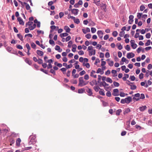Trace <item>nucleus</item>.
I'll return each instance as SVG.
<instances>
[{
  "mask_svg": "<svg viewBox=\"0 0 152 152\" xmlns=\"http://www.w3.org/2000/svg\"><path fill=\"white\" fill-rule=\"evenodd\" d=\"M88 83V82L84 81L83 77H80L79 78V83L78 86L80 87H83L86 85Z\"/></svg>",
  "mask_w": 152,
  "mask_h": 152,
  "instance_id": "nucleus-1",
  "label": "nucleus"
},
{
  "mask_svg": "<svg viewBox=\"0 0 152 152\" xmlns=\"http://www.w3.org/2000/svg\"><path fill=\"white\" fill-rule=\"evenodd\" d=\"M132 98L131 97L129 96L127 98H126L125 99H122L121 100V102L122 104H125L126 103L127 104L129 103L131 101Z\"/></svg>",
  "mask_w": 152,
  "mask_h": 152,
  "instance_id": "nucleus-2",
  "label": "nucleus"
},
{
  "mask_svg": "<svg viewBox=\"0 0 152 152\" xmlns=\"http://www.w3.org/2000/svg\"><path fill=\"white\" fill-rule=\"evenodd\" d=\"M36 138V137L35 135H31L29 138V140H30V141L28 143L29 144L31 145L34 144V143L35 142Z\"/></svg>",
  "mask_w": 152,
  "mask_h": 152,
  "instance_id": "nucleus-3",
  "label": "nucleus"
},
{
  "mask_svg": "<svg viewBox=\"0 0 152 152\" xmlns=\"http://www.w3.org/2000/svg\"><path fill=\"white\" fill-rule=\"evenodd\" d=\"M112 94L114 96H118L119 94V90L118 89H115L113 90V93Z\"/></svg>",
  "mask_w": 152,
  "mask_h": 152,
  "instance_id": "nucleus-4",
  "label": "nucleus"
},
{
  "mask_svg": "<svg viewBox=\"0 0 152 152\" xmlns=\"http://www.w3.org/2000/svg\"><path fill=\"white\" fill-rule=\"evenodd\" d=\"M72 13L75 15H77L78 12L79 11V10L77 9H73L71 10Z\"/></svg>",
  "mask_w": 152,
  "mask_h": 152,
  "instance_id": "nucleus-5",
  "label": "nucleus"
},
{
  "mask_svg": "<svg viewBox=\"0 0 152 152\" xmlns=\"http://www.w3.org/2000/svg\"><path fill=\"white\" fill-rule=\"evenodd\" d=\"M131 111L130 109L129 108H125L123 110V114L125 115L127 114L128 113Z\"/></svg>",
  "mask_w": 152,
  "mask_h": 152,
  "instance_id": "nucleus-6",
  "label": "nucleus"
},
{
  "mask_svg": "<svg viewBox=\"0 0 152 152\" xmlns=\"http://www.w3.org/2000/svg\"><path fill=\"white\" fill-rule=\"evenodd\" d=\"M97 33L99 38L102 39L103 37V33L102 31L100 30L98 31H97Z\"/></svg>",
  "mask_w": 152,
  "mask_h": 152,
  "instance_id": "nucleus-7",
  "label": "nucleus"
},
{
  "mask_svg": "<svg viewBox=\"0 0 152 152\" xmlns=\"http://www.w3.org/2000/svg\"><path fill=\"white\" fill-rule=\"evenodd\" d=\"M135 55L133 53H128L127 55V57L128 58H133L134 57Z\"/></svg>",
  "mask_w": 152,
  "mask_h": 152,
  "instance_id": "nucleus-8",
  "label": "nucleus"
},
{
  "mask_svg": "<svg viewBox=\"0 0 152 152\" xmlns=\"http://www.w3.org/2000/svg\"><path fill=\"white\" fill-rule=\"evenodd\" d=\"M134 16L133 15H130L129 17V24H131L133 21Z\"/></svg>",
  "mask_w": 152,
  "mask_h": 152,
  "instance_id": "nucleus-9",
  "label": "nucleus"
},
{
  "mask_svg": "<svg viewBox=\"0 0 152 152\" xmlns=\"http://www.w3.org/2000/svg\"><path fill=\"white\" fill-rule=\"evenodd\" d=\"M96 72L94 70H92L90 73V76L94 78H96L97 77L96 75H94V74H95Z\"/></svg>",
  "mask_w": 152,
  "mask_h": 152,
  "instance_id": "nucleus-10",
  "label": "nucleus"
},
{
  "mask_svg": "<svg viewBox=\"0 0 152 152\" xmlns=\"http://www.w3.org/2000/svg\"><path fill=\"white\" fill-rule=\"evenodd\" d=\"M17 19L18 21L19 22L20 24L22 25H24V22L20 17H18Z\"/></svg>",
  "mask_w": 152,
  "mask_h": 152,
  "instance_id": "nucleus-11",
  "label": "nucleus"
},
{
  "mask_svg": "<svg viewBox=\"0 0 152 152\" xmlns=\"http://www.w3.org/2000/svg\"><path fill=\"white\" fill-rule=\"evenodd\" d=\"M25 61L26 63L30 65H31L32 64L31 61L28 58H26L25 59Z\"/></svg>",
  "mask_w": 152,
  "mask_h": 152,
  "instance_id": "nucleus-12",
  "label": "nucleus"
},
{
  "mask_svg": "<svg viewBox=\"0 0 152 152\" xmlns=\"http://www.w3.org/2000/svg\"><path fill=\"white\" fill-rule=\"evenodd\" d=\"M88 53L89 56H90L92 55H95L96 54V50L94 49L91 51H89Z\"/></svg>",
  "mask_w": 152,
  "mask_h": 152,
  "instance_id": "nucleus-13",
  "label": "nucleus"
},
{
  "mask_svg": "<svg viewBox=\"0 0 152 152\" xmlns=\"http://www.w3.org/2000/svg\"><path fill=\"white\" fill-rule=\"evenodd\" d=\"M86 91L88 93V94L90 96L92 95L93 93L92 91V90L91 89L88 88V89L86 90Z\"/></svg>",
  "mask_w": 152,
  "mask_h": 152,
  "instance_id": "nucleus-14",
  "label": "nucleus"
},
{
  "mask_svg": "<svg viewBox=\"0 0 152 152\" xmlns=\"http://www.w3.org/2000/svg\"><path fill=\"white\" fill-rule=\"evenodd\" d=\"M82 30L84 34H86L87 32H89L90 31V29L88 28H87L86 29L83 28L82 29Z\"/></svg>",
  "mask_w": 152,
  "mask_h": 152,
  "instance_id": "nucleus-15",
  "label": "nucleus"
},
{
  "mask_svg": "<svg viewBox=\"0 0 152 152\" xmlns=\"http://www.w3.org/2000/svg\"><path fill=\"white\" fill-rule=\"evenodd\" d=\"M90 85L92 86H93L94 85H97V82L96 80H93L91 82L89 83Z\"/></svg>",
  "mask_w": 152,
  "mask_h": 152,
  "instance_id": "nucleus-16",
  "label": "nucleus"
},
{
  "mask_svg": "<svg viewBox=\"0 0 152 152\" xmlns=\"http://www.w3.org/2000/svg\"><path fill=\"white\" fill-rule=\"evenodd\" d=\"M64 29L66 31V32L67 33H69L70 31V29L68 26H66L64 27Z\"/></svg>",
  "mask_w": 152,
  "mask_h": 152,
  "instance_id": "nucleus-17",
  "label": "nucleus"
},
{
  "mask_svg": "<svg viewBox=\"0 0 152 152\" xmlns=\"http://www.w3.org/2000/svg\"><path fill=\"white\" fill-rule=\"evenodd\" d=\"M21 142V140L20 138L17 139L16 141V145L19 146L20 145V143Z\"/></svg>",
  "mask_w": 152,
  "mask_h": 152,
  "instance_id": "nucleus-18",
  "label": "nucleus"
},
{
  "mask_svg": "<svg viewBox=\"0 0 152 152\" xmlns=\"http://www.w3.org/2000/svg\"><path fill=\"white\" fill-rule=\"evenodd\" d=\"M146 108L147 107L145 105L140 107L139 108V109L141 111H144Z\"/></svg>",
  "mask_w": 152,
  "mask_h": 152,
  "instance_id": "nucleus-19",
  "label": "nucleus"
},
{
  "mask_svg": "<svg viewBox=\"0 0 152 152\" xmlns=\"http://www.w3.org/2000/svg\"><path fill=\"white\" fill-rule=\"evenodd\" d=\"M37 53L38 55L40 56H42L44 54V53L42 51L39 50H37Z\"/></svg>",
  "mask_w": 152,
  "mask_h": 152,
  "instance_id": "nucleus-20",
  "label": "nucleus"
},
{
  "mask_svg": "<svg viewBox=\"0 0 152 152\" xmlns=\"http://www.w3.org/2000/svg\"><path fill=\"white\" fill-rule=\"evenodd\" d=\"M129 75L128 74H125L124 75V77H123L122 79L124 81L126 80V78H128Z\"/></svg>",
  "mask_w": 152,
  "mask_h": 152,
  "instance_id": "nucleus-21",
  "label": "nucleus"
},
{
  "mask_svg": "<svg viewBox=\"0 0 152 152\" xmlns=\"http://www.w3.org/2000/svg\"><path fill=\"white\" fill-rule=\"evenodd\" d=\"M107 61H109L108 64L110 66H113V64H114V62L113 61H110V59H108L107 60Z\"/></svg>",
  "mask_w": 152,
  "mask_h": 152,
  "instance_id": "nucleus-22",
  "label": "nucleus"
},
{
  "mask_svg": "<svg viewBox=\"0 0 152 152\" xmlns=\"http://www.w3.org/2000/svg\"><path fill=\"white\" fill-rule=\"evenodd\" d=\"M24 4L26 5V8L27 10H29L30 9V7L28 4L25 2H24Z\"/></svg>",
  "mask_w": 152,
  "mask_h": 152,
  "instance_id": "nucleus-23",
  "label": "nucleus"
},
{
  "mask_svg": "<svg viewBox=\"0 0 152 152\" xmlns=\"http://www.w3.org/2000/svg\"><path fill=\"white\" fill-rule=\"evenodd\" d=\"M77 47L76 45L74 44L72 46V51L73 52H75L76 51V49Z\"/></svg>",
  "mask_w": 152,
  "mask_h": 152,
  "instance_id": "nucleus-24",
  "label": "nucleus"
},
{
  "mask_svg": "<svg viewBox=\"0 0 152 152\" xmlns=\"http://www.w3.org/2000/svg\"><path fill=\"white\" fill-rule=\"evenodd\" d=\"M122 112L121 109H119L117 110L115 112V114L117 115H120V113Z\"/></svg>",
  "mask_w": 152,
  "mask_h": 152,
  "instance_id": "nucleus-25",
  "label": "nucleus"
},
{
  "mask_svg": "<svg viewBox=\"0 0 152 152\" xmlns=\"http://www.w3.org/2000/svg\"><path fill=\"white\" fill-rule=\"evenodd\" d=\"M36 27V25L35 24H34L32 26H29L28 28L30 30H32L34 29Z\"/></svg>",
  "mask_w": 152,
  "mask_h": 152,
  "instance_id": "nucleus-26",
  "label": "nucleus"
},
{
  "mask_svg": "<svg viewBox=\"0 0 152 152\" xmlns=\"http://www.w3.org/2000/svg\"><path fill=\"white\" fill-rule=\"evenodd\" d=\"M111 73L113 74V76L114 77L117 76V71L115 70H113L111 71Z\"/></svg>",
  "mask_w": 152,
  "mask_h": 152,
  "instance_id": "nucleus-27",
  "label": "nucleus"
},
{
  "mask_svg": "<svg viewBox=\"0 0 152 152\" xmlns=\"http://www.w3.org/2000/svg\"><path fill=\"white\" fill-rule=\"evenodd\" d=\"M85 91V89L84 88H82L78 89V92L79 93L81 94L84 92Z\"/></svg>",
  "mask_w": 152,
  "mask_h": 152,
  "instance_id": "nucleus-28",
  "label": "nucleus"
},
{
  "mask_svg": "<svg viewBox=\"0 0 152 152\" xmlns=\"http://www.w3.org/2000/svg\"><path fill=\"white\" fill-rule=\"evenodd\" d=\"M116 46L117 47L118 49L119 50H121L123 48V47L121 45V43L117 44Z\"/></svg>",
  "mask_w": 152,
  "mask_h": 152,
  "instance_id": "nucleus-29",
  "label": "nucleus"
},
{
  "mask_svg": "<svg viewBox=\"0 0 152 152\" xmlns=\"http://www.w3.org/2000/svg\"><path fill=\"white\" fill-rule=\"evenodd\" d=\"M100 0H94V3L96 4L97 6H99L100 5Z\"/></svg>",
  "mask_w": 152,
  "mask_h": 152,
  "instance_id": "nucleus-30",
  "label": "nucleus"
},
{
  "mask_svg": "<svg viewBox=\"0 0 152 152\" xmlns=\"http://www.w3.org/2000/svg\"><path fill=\"white\" fill-rule=\"evenodd\" d=\"M68 33H64L61 34L60 35V36L62 38L63 37H66L68 36Z\"/></svg>",
  "mask_w": 152,
  "mask_h": 152,
  "instance_id": "nucleus-31",
  "label": "nucleus"
},
{
  "mask_svg": "<svg viewBox=\"0 0 152 152\" xmlns=\"http://www.w3.org/2000/svg\"><path fill=\"white\" fill-rule=\"evenodd\" d=\"M101 90L99 91V94L102 95V96H104L105 95V94L104 93V91L103 89H101Z\"/></svg>",
  "mask_w": 152,
  "mask_h": 152,
  "instance_id": "nucleus-32",
  "label": "nucleus"
},
{
  "mask_svg": "<svg viewBox=\"0 0 152 152\" xmlns=\"http://www.w3.org/2000/svg\"><path fill=\"white\" fill-rule=\"evenodd\" d=\"M99 6H100L101 7H103V9L104 10H105L106 9V4H105L102 3L100 4V5Z\"/></svg>",
  "mask_w": 152,
  "mask_h": 152,
  "instance_id": "nucleus-33",
  "label": "nucleus"
},
{
  "mask_svg": "<svg viewBox=\"0 0 152 152\" xmlns=\"http://www.w3.org/2000/svg\"><path fill=\"white\" fill-rule=\"evenodd\" d=\"M18 37L22 41H23V36L20 34H17Z\"/></svg>",
  "mask_w": 152,
  "mask_h": 152,
  "instance_id": "nucleus-34",
  "label": "nucleus"
},
{
  "mask_svg": "<svg viewBox=\"0 0 152 152\" xmlns=\"http://www.w3.org/2000/svg\"><path fill=\"white\" fill-rule=\"evenodd\" d=\"M83 66H86L87 68H89L90 67V65L89 63L85 64V63H83Z\"/></svg>",
  "mask_w": 152,
  "mask_h": 152,
  "instance_id": "nucleus-35",
  "label": "nucleus"
},
{
  "mask_svg": "<svg viewBox=\"0 0 152 152\" xmlns=\"http://www.w3.org/2000/svg\"><path fill=\"white\" fill-rule=\"evenodd\" d=\"M71 82L73 84H77V81L76 80L72 79L70 80Z\"/></svg>",
  "mask_w": 152,
  "mask_h": 152,
  "instance_id": "nucleus-36",
  "label": "nucleus"
},
{
  "mask_svg": "<svg viewBox=\"0 0 152 152\" xmlns=\"http://www.w3.org/2000/svg\"><path fill=\"white\" fill-rule=\"evenodd\" d=\"M6 49L9 52L11 53L12 50V48L11 47L8 46L6 48Z\"/></svg>",
  "mask_w": 152,
  "mask_h": 152,
  "instance_id": "nucleus-37",
  "label": "nucleus"
},
{
  "mask_svg": "<svg viewBox=\"0 0 152 152\" xmlns=\"http://www.w3.org/2000/svg\"><path fill=\"white\" fill-rule=\"evenodd\" d=\"M131 86L130 89L131 90H135L137 88V86L135 85H130Z\"/></svg>",
  "mask_w": 152,
  "mask_h": 152,
  "instance_id": "nucleus-38",
  "label": "nucleus"
},
{
  "mask_svg": "<svg viewBox=\"0 0 152 152\" xmlns=\"http://www.w3.org/2000/svg\"><path fill=\"white\" fill-rule=\"evenodd\" d=\"M106 81L107 82L110 83H112L113 82V81L112 79L109 77H107L106 78Z\"/></svg>",
  "mask_w": 152,
  "mask_h": 152,
  "instance_id": "nucleus-39",
  "label": "nucleus"
},
{
  "mask_svg": "<svg viewBox=\"0 0 152 152\" xmlns=\"http://www.w3.org/2000/svg\"><path fill=\"white\" fill-rule=\"evenodd\" d=\"M33 23V22H32L29 21L26 23V27L27 26V25L29 26H31L32 24Z\"/></svg>",
  "mask_w": 152,
  "mask_h": 152,
  "instance_id": "nucleus-40",
  "label": "nucleus"
},
{
  "mask_svg": "<svg viewBox=\"0 0 152 152\" xmlns=\"http://www.w3.org/2000/svg\"><path fill=\"white\" fill-rule=\"evenodd\" d=\"M31 45L32 48L34 49H35L36 48V45L33 42H31Z\"/></svg>",
  "mask_w": 152,
  "mask_h": 152,
  "instance_id": "nucleus-41",
  "label": "nucleus"
},
{
  "mask_svg": "<svg viewBox=\"0 0 152 152\" xmlns=\"http://www.w3.org/2000/svg\"><path fill=\"white\" fill-rule=\"evenodd\" d=\"M50 28L51 30H50V31H52L56 29V26H52L50 27Z\"/></svg>",
  "mask_w": 152,
  "mask_h": 152,
  "instance_id": "nucleus-42",
  "label": "nucleus"
},
{
  "mask_svg": "<svg viewBox=\"0 0 152 152\" xmlns=\"http://www.w3.org/2000/svg\"><path fill=\"white\" fill-rule=\"evenodd\" d=\"M94 88L95 91L96 92L99 91V89H101V88L98 86H94Z\"/></svg>",
  "mask_w": 152,
  "mask_h": 152,
  "instance_id": "nucleus-43",
  "label": "nucleus"
},
{
  "mask_svg": "<svg viewBox=\"0 0 152 152\" xmlns=\"http://www.w3.org/2000/svg\"><path fill=\"white\" fill-rule=\"evenodd\" d=\"M68 47L69 48H70L71 47V45H72L73 43L72 41H69L68 43Z\"/></svg>",
  "mask_w": 152,
  "mask_h": 152,
  "instance_id": "nucleus-44",
  "label": "nucleus"
},
{
  "mask_svg": "<svg viewBox=\"0 0 152 152\" xmlns=\"http://www.w3.org/2000/svg\"><path fill=\"white\" fill-rule=\"evenodd\" d=\"M145 98V96L144 94H141L140 95V98H139V99H143Z\"/></svg>",
  "mask_w": 152,
  "mask_h": 152,
  "instance_id": "nucleus-45",
  "label": "nucleus"
},
{
  "mask_svg": "<svg viewBox=\"0 0 152 152\" xmlns=\"http://www.w3.org/2000/svg\"><path fill=\"white\" fill-rule=\"evenodd\" d=\"M131 46L133 49H135L137 47V45L135 43H134L131 45Z\"/></svg>",
  "mask_w": 152,
  "mask_h": 152,
  "instance_id": "nucleus-46",
  "label": "nucleus"
},
{
  "mask_svg": "<svg viewBox=\"0 0 152 152\" xmlns=\"http://www.w3.org/2000/svg\"><path fill=\"white\" fill-rule=\"evenodd\" d=\"M130 79L132 81H134L135 79V77L134 76L131 75L130 77Z\"/></svg>",
  "mask_w": 152,
  "mask_h": 152,
  "instance_id": "nucleus-47",
  "label": "nucleus"
},
{
  "mask_svg": "<svg viewBox=\"0 0 152 152\" xmlns=\"http://www.w3.org/2000/svg\"><path fill=\"white\" fill-rule=\"evenodd\" d=\"M106 96H107L110 97L111 96V94L110 91H107L106 94Z\"/></svg>",
  "mask_w": 152,
  "mask_h": 152,
  "instance_id": "nucleus-48",
  "label": "nucleus"
},
{
  "mask_svg": "<svg viewBox=\"0 0 152 152\" xmlns=\"http://www.w3.org/2000/svg\"><path fill=\"white\" fill-rule=\"evenodd\" d=\"M74 22L75 23L78 24L80 23V20L78 19H75H75L73 20Z\"/></svg>",
  "mask_w": 152,
  "mask_h": 152,
  "instance_id": "nucleus-49",
  "label": "nucleus"
},
{
  "mask_svg": "<svg viewBox=\"0 0 152 152\" xmlns=\"http://www.w3.org/2000/svg\"><path fill=\"white\" fill-rule=\"evenodd\" d=\"M151 44V40H148L147 42L145 43V45L146 46H148L150 45Z\"/></svg>",
  "mask_w": 152,
  "mask_h": 152,
  "instance_id": "nucleus-50",
  "label": "nucleus"
},
{
  "mask_svg": "<svg viewBox=\"0 0 152 152\" xmlns=\"http://www.w3.org/2000/svg\"><path fill=\"white\" fill-rule=\"evenodd\" d=\"M125 34V32L124 31H121L120 32L119 35L121 37H122L124 36V35Z\"/></svg>",
  "mask_w": 152,
  "mask_h": 152,
  "instance_id": "nucleus-51",
  "label": "nucleus"
},
{
  "mask_svg": "<svg viewBox=\"0 0 152 152\" xmlns=\"http://www.w3.org/2000/svg\"><path fill=\"white\" fill-rule=\"evenodd\" d=\"M114 85L116 87H118L119 86V84L116 82H114L113 83Z\"/></svg>",
  "mask_w": 152,
  "mask_h": 152,
  "instance_id": "nucleus-52",
  "label": "nucleus"
},
{
  "mask_svg": "<svg viewBox=\"0 0 152 152\" xmlns=\"http://www.w3.org/2000/svg\"><path fill=\"white\" fill-rule=\"evenodd\" d=\"M114 37H116L118 35V33L116 31H113L112 33Z\"/></svg>",
  "mask_w": 152,
  "mask_h": 152,
  "instance_id": "nucleus-53",
  "label": "nucleus"
},
{
  "mask_svg": "<svg viewBox=\"0 0 152 152\" xmlns=\"http://www.w3.org/2000/svg\"><path fill=\"white\" fill-rule=\"evenodd\" d=\"M85 37L89 39L91 37V35L90 34H88L85 35Z\"/></svg>",
  "mask_w": 152,
  "mask_h": 152,
  "instance_id": "nucleus-54",
  "label": "nucleus"
},
{
  "mask_svg": "<svg viewBox=\"0 0 152 152\" xmlns=\"http://www.w3.org/2000/svg\"><path fill=\"white\" fill-rule=\"evenodd\" d=\"M125 49L127 51H129L130 50V48L129 45H127L125 47Z\"/></svg>",
  "mask_w": 152,
  "mask_h": 152,
  "instance_id": "nucleus-55",
  "label": "nucleus"
},
{
  "mask_svg": "<svg viewBox=\"0 0 152 152\" xmlns=\"http://www.w3.org/2000/svg\"><path fill=\"white\" fill-rule=\"evenodd\" d=\"M86 73V72L84 70H83L80 72L79 73V75L80 76H82Z\"/></svg>",
  "mask_w": 152,
  "mask_h": 152,
  "instance_id": "nucleus-56",
  "label": "nucleus"
},
{
  "mask_svg": "<svg viewBox=\"0 0 152 152\" xmlns=\"http://www.w3.org/2000/svg\"><path fill=\"white\" fill-rule=\"evenodd\" d=\"M94 50L93 47L91 46H89L88 48V50L91 51Z\"/></svg>",
  "mask_w": 152,
  "mask_h": 152,
  "instance_id": "nucleus-57",
  "label": "nucleus"
},
{
  "mask_svg": "<svg viewBox=\"0 0 152 152\" xmlns=\"http://www.w3.org/2000/svg\"><path fill=\"white\" fill-rule=\"evenodd\" d=\"M60 70L63 72L64 74H65V72L66 70V69L65 68H61Z\"/></svg>",
  "mask_w": 152,
  "mask_h": 152,
  "instance_id": "nucleus-58",
  "label": "nucleus"
},
{
  "mask_svg": "<svg viewBox=\"0 0 152 152\" xmlns=\"http://www.w3.org/2000/svg\"><path fill=\"white\" fill-rule=\"evenodd\" d=\"M75 17H73L72 16H71L69 14H68V15L67 18L68 19H69L70 18H71L73 20L75 19Z\"/></svg>",
  "mask_w": 152,
  "mask_h": 152,
  "instance_id": "nucleus-59",
  "label": "nucleus"
},
{
  "mask_svg": "<svg viewBox=\"0 0 152 152\" xmlns=\"http://www.w3.org/2000/svg\"><path fill=\"white\" fill-rule=\"evenodd\" d=\"M145 8V7L143 5H141L140 7V10L142 11H143Z\"/></svg>",
  "mask_w": 152,
  "mask_h": 152,
  "instance_id": "nucleus-60",
  "label": "nucleus"
},
{
  "mask_svg": "<svg viewBox=\"0 0 152 152\" xmlns=\"http://www.w3.org/2000/svg\"><path fill=\"white\" fill-rule=\"evenodd\" d=\"M151 35L150 33H148L145 35V37L149 39L151 37Z\"/></svg>",
  "mask_w": 152,
  "mask_h": 152,
  "instance_id": "nucleus-61",
  "label": "nucleus"
},
{
  "mask_svg": "<svg viewBox=\"0 0 152 152\" xmlns=\"http://www.w3.org/2000/svg\"><path fill=\"white\" fill-rule=\"evenodd\" d=\"M84 78L86 80H88L89 79V75L87 74H86V75H85L84 76Z\"/></svg>",
  "mask_w": 152,
  "mask_h": 152,
  "instance_id": "nucleus-62",
  "label": "nucleus"
},
{
  "mask_svg": "<svg viewBox=\"0 0 152 152\" xmlns=\"http://www.w3.org/2000/svg\"><path fill=\"white\" fill-rule=\"evenodd\" d=\"M96 31V29L95 28L93 27L91 28V31L92 33H95Z\"/></svg>",
  "mask_w": 152,
  "mask_h": 152,
  "instance_id": "nucleus-63",
  "label": "nucleus"
},
{
  "mask_svg": "<svg viewBox=\"0 0 152 152\" xmlns=\"http://www.w3.org/2000/svg\"><path fill=\"white\" fill-rule=\"evenodd\" d=\"M142 15V13H137V16L138 18V19L140 18Z\"/></svg>",
  "mask_w": 152,
  "mask_h": 152,
  "instance_id": "nucleus-64",
  "label": "nucleus"
}]
</instances>
